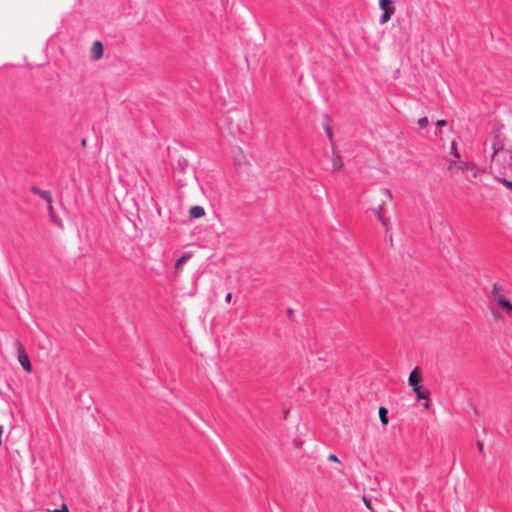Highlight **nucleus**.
<instances>
[{
	"mask_svg": "<svg viewBox=\"0 0 512 512\" xmlns=\"http://www.w3.org/2000/svg\"><path fill=\"white\" fill-rule=\"evenodd\" d=\"M82 145H83V146H85V145H86V140H85V139H83V140H82Z\"/></svg>",
	"mask_w": 512,
	"mask_h": 512,
	"instance_id": "nucleus-28",
	"label": "nucleus"
},
{
	"mask_svg": "<svg viewBox=\"0 0 512 512\" xmlns=\"http://www.w3.org/2000/svg\"><path fill=\"white\" fill-rule=\"evenodd\" d=\"M384 194L388 197V198H391L392 195H391V192L389 190H385L384 191Z\"/></svg>",
	"mask_w": 512,
	"mask_h": 512,
	"instance_id": "nucleus-25",
	"label": "nucleus"
},
{
	"mask_svg": "<svg viewBox=\"0 0 512 512\" xmlns=\"http://www.w3.org/2000/svg\"><path fill=\"white\" fill-rule=\"evenodd\" d=\"M446 170L453 178L462 174L470 183H473L480 175V169L474 162L462 160L455 140L452 141L451 152L446 158Z\"/></svg>",
	"mask_w": 512,
	"mask_h": 512,
	"instance_id": "nucleus-1",
	"label": "nucleus"
},
{
	"mask_svg": "<svg viewBox=\"0 0 512 512\" xmlns=\"http://www.w3.org/2000/svg\"><path fill=\"white\" fill-rule=\"evenodd\" d=\"M191 258V255L188 253L183 254L180 258L177 259L174 265L175 274L179 275L182 271L183 264Z\"/></svg>",
	"mask_w": 512,
	"mask_h": 512,
	"instance_id": "nucleus-9",
	"label": "nucleus"
},
{
	"mask_svg": "<svg viewBox=\"0 0 512 512\" xmlns=\"http://www.w3.org/2000/svg\"><path fill=\"white\" fill-rule=\"evenodd\" d=\"M378 219L380 220L383 226H388V221L383 217L380 211L378 212Z\"/></svg>",
	"mask_w": 512,
	"mask_h": 512,
	"instance_id": "nucleus-18",
	"label": "nucleus"
},
{
	"mask_svg": "<svg viewBox=\"0 0 512 512\" xmlns=\"http://www.w3.org/2000/svg\"><path fill=\"white\" fill-rule=\"evenodd\" d=\"M380 421L383 425H387L389 423L388 419V410L385 407H380L378 410Z\"/></svg>",
	"mask_w": 512,
	"mask_h": 512,
	"instance_id": "nucleus-13",
	"label": "nucleus"
},
{
	"mask_svg": "<svg viewBox=\"0 0 512 512\" xmlns=\"http://www.w3.org/2000/svg\"><path fill=\"white\" fill-rule=\"evenodd\" d=\"M422 380L420 369L414 368L409 375L408 384L416 393L418 400L428 399L430 395V392L421 385Z\"/></svg>",
	"mask_w": 512,
	"mask_h": 512,
	"instance_id": "nucleus-4",
	"label": "nucleus"
},
{
	"mask_svg": "<svg viewBox=\"0 0 512 512\" xmlns=\"http://www.w3.org/2000/svg\"><path fill=\"white\" fill-rule=\"evenodd\" d=\"M372 484V486L370 487V490L372 492H374L375 494L374 495H377V497L379 496V493L377 492V486L379 484V482H370Z\"/></svg>",
	"mask_w": 512,
	"mask_h": 512,
	"instance_id": "nucleus-17",
	"label": "nucleus"
},
{
	"mask_svg": "<svg viewBox=\"0 0 512 512\" xmlns=\"http://www.w3.org/2000/svg\"><path fill=\"white\" fill-rule=\"evenodd\" d=\"M4 429L3 426L0 425V446L2 445V435H3Z\"/></svg>",
	"mask_w": 512,
	"mask_h": 512,
	"instance_id": "nucleus-23",
	"label": "nucleus"
},
{
	"mask_svg": "<svg viewBox=\"0 0 512 512\" xmlns=\"http://www.w3.org/2000/svg\"><path fill=\"white\" fill-rule=\"evenodd\" d=\"M104 47L103 43L99 40H95L90 48V58L92 61H99L103 58Z\"/></svg>",
	"mask_w": 512,
	"mask_h": 512,
	"instance_id": "nucleus-6",
	"label": "nucleus"
},
{
	"mask_svg": "<svg viewBox=\"0 0 512 512\" xmlns=\"http://www.w3.org/2000/svg\"><path fill=\"white\" fill-rule=\"evenodd\" d=\"M327 133H328V136L331 138L332 137V131L330 129H328Z\"/></svg>",
	"mask_w": 512,
	"mask_h": 512,
	"instance_id": "nucleus-27",
	"label": "nucleus"
},
{
	"mask_svg": "<svg viewBox=\"0 0 512 512\" xmlns=\"http://www.w3.org/2000/svg\"><path fill=\"white\" fill-rule=\"evenodd\" d=\"M231 299H232V294H231V293H228V294L226 295V297H225L226 302H228V303H229V302L231 301Z\"/></svg>",
	"mask_w": 512,
	"mask_h": 512,
	"instance_id": "nucleus-24",
	"label": "nucleus"
},
{
	"mask_svg": "<svg viewBox=\"0 0 512 512\" xmlns=\"http://www.w3.org/2000/svg\"><path fill=\"white\" fill-rule=\"evenodd\" d=\"M328 460L337 464H341L339 458L335 454H330Z\"/></svg>",
	"mask_w": 512,
	"mask_h": 512,
	"instance_id": "nucleus-16",
	"label": "nucleus"
},
{
	"mask_svg": "<svg viewBox=\"0 0 512 512\" xmlns=\"http://www.w3.org/2000/svg\"><path fill=\"white\" fill-rule=\"evenodd\" d=\"M501 182L507 187L509 188L510 190H512V180L511 181H508L506 179H501Z\"/></svg>",
	"mask_w": 512,
	"mask_h": 512,
	"instance_id": "nucleus-19",
	"label": "nucleus"
},
{
	"mask_svg": "<svg viewBox=\"0 0 512 512\" xmlns=\"http://www.w3.org/2000/svg\"><path fill=\"white\" fill-rule=\"evenodd\" d=\"M331 163L334 171H341L344 167L343 159L336 150L332 152Z\"/></svg>",
	"mask_w": 512,
	"mask_h": 512,
	"instance_id": "nucleus-8",
	"label": "nucleus"
},
{
	"mask_svg": "<svg viewBox=\"0 0 512 512\" xmlns=\"http://www.w3.org/2000/svg\"><path fill=\"white\" fill-rule=\"evenodd\" d=\"M17 346H18V353H19L18 360H19L21 366L27 372H31L32 366H31L29 357L24 350L23 345L21 343L17 342Z\"/></svg>",
	"mask_w": 512,
	"mask_h": 512,
	"instance_id": "nucleus-7",
	"label": "nucleus"
},
{
	"mask_svg": "<svg viewBox=\"0 0 512 512\" xmlns=\"http://www.w3.org/2000/svg\"><path fill=\"white\" fill-rule=\"evenodd\" d=\"M51 512H69V509H68L66 503H62L60 509H54Z\"/></svg>",
	"mask_w": 512,
	"mask_h": 512,
	"instance_id": "nucleus-15",
	"label": "nucleus"
},
{
	"mask_svg": "<svg viewBox=\"0 0 512 512\" xmlns=\"http://www.w3.org/2000/svg\"><path fill=\"white\" fill-rule=\"evenodd\" d=\"M447 124V122L445 120H438L436 125L439 126V127H443Z\"/></svg>",
	"mask_w": 512,
	"mask_h": 512,
	"instance_id": "nucleus-22",
	"label": "nucleus"
},
{
	"mask_svg": "<svg viewBox=\"0 0 512 512\" xmlns=\"http://www.w3.org/2000/svg\"><path fill=\"white\" fill-rule=\"evenodd\" d=\"M429 124V120L427 117H422L418 120V125L421 127V128H426Z\"/></svg>",
	"mask_w": 512,
	"mask_h": 512,
	"instance_id": "nucleus-14",
	"label": "nucleus"
},
{
	"mask_svg": "<svg viewBox=\"0 0 512 512\" xmlns=\"http://www.w3.org/2000/svg\"><path fill=\"white\" fill-rule=\"evenodd\" d=\"M31 191L34 193V194H37L39 196H41L43 199H45L48 203H52V195L49 191H44V190H40L39 188L37 187H32L31 188Z\"/></svg>",
	"mask_w": 512,
	"mask_h": 512,
	"instance_id": "nucleus-11",
	"label": "nucleus"
},
{
	"mask_svg": "<svg viewBox=\"0 0 512 512\" xmlns=\"http://www.w3.org/2000/svg\"><path fill=\"white\" fill-rule=\"evenodd\" d=\"M362 499H363V502L366 505V507L373 511L372 501L373 500H378L377 495H367V494H364L362 496Z\"/></svg>",
	"mask_w": 512,
	"mask_h": 512,
	"instance_id": "nucleus-12",
	"label": "nucleus"
},
{
	"mask_svg": "<svg viewBox=\"0 0 512 512\" xmlns=\"http://www.w3.org/2000/svg\"><path fill=\"white\" fill-rule=\"evenodd\" d=\"M509 169L512 171V147L504 148L503 145H495L492 155L491 168Z\"/></svg>",
	"mask_w": 512,
	"mask_h": 512,
	"instance_id": "nucleus-2",
	"label": "nucleus"
},
{
	"mask_svg": "<svg viewBox=\"0 0 512 512\" xmlns=\"http://www.w3.org/2000/svg\"><path fill=\"white\" fill-rule=\"evenodd\" d=\"M491 298L496 306L502 310L508 317L512 316V302L502 292L497 284H493L491 289Z\"/></svg>",
	"mask_w": 512,
	"mask_h": 512,
	"instance_id": "nucleus-3",
	"label": "nucleus"
},
{
	"mask_svg": "<svg viewBox=\"0 0 512 512\" xmlns=\"http://www.w3.org/2000/svg\"><path fill=\"white\" fill-rule=\"evenodd\" d=\"M477 447H478L479 452H481V453H482V452H483V450H484V444H483V442H481V441H477Z\"/></svg>",
	"mask_w": 512,
	"mask_h": 512,
	"instance_id": "nucleus-20",
	"label": "nucleus"
},
{
	"mask_svg": "<svg viewBox=\"0 0 512 512\" xmlns=\"http://www.w3.org/2000/svg\"><path fill=\"white\" fill-rule=\"evenodd\" d=\"M379 7L383 10L381 23H387L395 13V7L392 5V0H379Z\"/></svg>",
	"mask_w": 512,
	"mask_h": 512,
	"instance_id": "nucleus-5",
	"label": "nucleus"
},
{
	"mask_svg": "<svg viewBox=\"0 0 512 512\" xmlns=\"http://www.w3.org/2000/svg\"><path fill=\"white\" fill-rule=\"evenodd\" d=\"M423 406H424L425 409H429L430 408V403L427 401V402L424 403Z\"/></svg>",
	"mask_w": 512,
	"mask_h": 512,
	"instance_id": "nucleus-26",
	"label": "nucleus"
},
{
	"mask_svg": "<svg viewBox=\"0 0 512 512\" xmlns=\"http://www.w3.org/2000/svg\"><path fill=\"white\" fill-rule=\"evenodd\" d=\"M205 215V210L201 206H193L189 210V216L193 219H199Z\"/></svg>",
	"mask_w": 512,
	"mask_h": 512,
	"instance_id": "nucleus-10",
	"label": "nucleus"
},
{
	"mask_svg": "<svg viewBox=\"0 0 512 512\" xmlns=\"http://www.w3.org/2000/svg\"><path fill=\"white\" fill-rule=\"evenodd\" d=\"M48 211H49L50 216L54 215V207H53L52 203H49Z\"/></svg>",
	"mask_w": 512,
	"mask_h": 512,
	"instance_id": "nucleus-21",
	"label": "nucleus"
}]
</instances>
